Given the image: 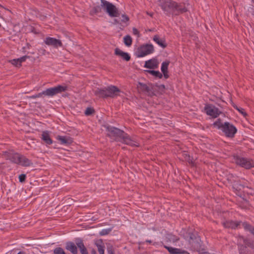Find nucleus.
I'll return each mask as SVG.
<instances>
[{
  "label": "nucleus",
  "mask_w": 254,
  "mask_h": 254,
  "mask_svg": "<svg viewBox=\"0 0 254 254\" xmlns=\"http://www.w3.org/2000/svg\"><path fill=\"white\" fill-rule=\"evenodd\" d=\"M98 251L100 254H104V247L100 245H97Z\"/></svg>",
  "instance_id": "nucleus-37"
},
{
  "label": "nucleus",
  "mask_w": 254,
  "mask_h": 254,
  "mask_svg": "<svg viewBox=\"0 0 254 254\" xmlns=\"http://www.w3.org/2000/svg\"><path fill=\"white\" fill-rule=\"evenodd\" d=\"M92 254H96V252L95 250H92Z\"/></svg>",
  "instance_id": "nucleus-46"
},
{
  "label": "nucleus",
  "mask_w": 254,
  "mask_h": 254,
  "mask_svg": "<svg viewBox=\"0 0 254 254\" xmlns=\"http://www.w3.org/2000/svg\"><path fill=\"white\" fill-rule=\"evenodd\" d=\"M213 126L220 129L227 137L233 138L237 131V128L229 122H225L223 124L221 119H218L213 124Z\"/></svg>",
  "instance_id": "nucleus-4"
},
{
  "label": "nucleus",
  "mask_w": 254,
  "mask_h": 254,
  "mask_svg": "<svg viewBox=\"0 0 254 254\" xmlns=\"http://www.w3.org/2000/svg\"><path fill=\"white\" fill-rule=\"evenodd\" d=\"M154 51V47L152 44H143L137 49L135 52V55L138 58L143 57L153 53Z\"/></svg>",
  "instance_id": "nucleus-8"
},
{
  "label": "nucleus",
  "mask_w": 254,
  "mask_h": 254,
  "mask_svg": "<svg viewBox=\"0 0 254 254\" xmlns=\"http://www.w3.org/2000/svg\"><path fill=\"white\" fill-rule=\"evenodd\" d=\"M234 108L235 109H236L237 110H239V109L240 108L239 107H238L237 105H235L233 106Z\"/></svg>",
  "instance_id": "nucleus-45"
},
{
  "label": "nucleus",
  "mask_w": 254,
  "mask_h": 254,
  "mask_svg": "<svg viewBox=\"0 0 254 254\" xmlns=\"http://www.w3.org/2000/svg\"><path fill=\"white\" fill-rule=\"evenodd\" d=\"M17 254H24V253L23 252H20Z\"/></svg>",
  "instance_id": "nucleus-47"
},
{
  "label": "nucleus",
  "mask_w": 254,
  "mask_h": 254,
  "mask_svg": "<svg viewBox=\"0 0 254 254\" xmlns=\"http://www.w3.org/2000/svg\"><path fill=\"white\" fill-rule=\"evenodd\" d=\"M252 1L254 3V0H252Z\"/></svg>",
  "instance_id": "nucleus-53"
},
{
  "label": "nucleus",
  "mask_w": 254,
  "mask_h": 254,
  "mask_svg": "<svg viewBox=\"0 0 254 254\" xmlns=\"http://www.w3.org/2000/svg\"><path fill=\"white\" fill-rule=\"evenodd\" d=\"M75 201L71 198L68 197L65 199L64 203H65L64 206H70L73 205V202Z\"/></svg>",
  "instance_id": "nucleus-30"
},
{
  "label": "nucleus",
  "mask_w": 254,
  "mask_h": 254,
  "mask_svg": "<svg viewBox=\"0 0 254 254\" xmlns=\"http://www.w3.org/2000/svg\"><path fill=\"white\" fill-rule=\"evenodd\" d=\"M65 249L70 251L72 254H77V248L76 246L71 242H68L66 243Z\"/></svg>",
  "instance_id": "nucleus-19"
},
{
  "label": "nucleus",
  "mask_w": 254,
  "mask_h": 254,
  "mask_svg": "<svg viewBox=\"0 0 254 254\" xmlns=\"http://www.w3.org/2000/svg\"><path fill=\"white\" fill-rule=\"evenodd\" d=\"M159 5L167 15L178 16L188 11L186 3L173 0H159Z\"/></svg>",
  "instance_id": "nucleus-1"
},
{
  "label": "nucleus",
  "mask_w": 254,
  "mask_h": 254,
  "mask_svg": "<svg viewBox=\"0 0 254 254\" xmlns=\"http://www.w3.org/2000/svg\"><path fill=\"white\" fill-rule=\"evenodd\" d=\"M236 178L233 174H229L227 178V180L231 183H234L233 185V189L235 193L240 196L242 197L244 195V192L246 187L244 185H242L237 182Z\"/></svg>",
  "instance_id": "nucleus-6"
},
{
  "label": "nucleus",
  "mask_w": 254,
  "mask_h": 254,
  "mask_svg": "<svg viewBox=\"0 0 254 254\" xmlns=\"http://www.w3.org/2000/svg\"><path fill=\"white\" fill-rule=\"evenodd\" d=\"M20 163H19L18 165L24 167H29L33 165V163L31 160L22 155L20 157Z\"/></svg>",
  "instance_id": "nucleus-20"
},
{
  "label": "nucleus",
  "mask_w": 254,
  "mask_h": 254,
  "mask_svg": "<svg viewBox=\"0 0 254 254\" xmlns=\"http://www.w3.org/2000/svg\"><path fill=\"white\" fill-rule=\"evenodd\" d=\"M244 243L246 245L245 250H240L239 253L240 254V252H242L243 254H246L247 252H248L249 254H251V253L253 254L254 252L253 250L254 248V242L249 239H246L244 240Z\"/></svg>",
  "instance_id": "nucleus-11"
},
{
  "label": "nucleus",
  "mask_w": 254,
  "mask_h": 254,
  "mask_svg": "<svg viewBox=\"0 0 254 254\" xmlns=\"http://www.w3.org/2000/svg\"><path fill=\"white\" fill-rule=\"evenodd\" d=\"M147 14L150 15L151 16H152V15H153L152 13V14H149V13H147Z\"/></svg>",
  "instance_id": "nucleus-49"
},
{
  "label": "nucleus",
  "mask_w": 254,
  "mask_h": 254,
  "mask_svg": "<svg viewBox=\"0 0 254 254\" xmlns=\"http://www.w3.org/2000/svg\"><path fill=\"white\" fill-rule=\"evenodd\" d=\"M9 62L16 67H20L21 66V64H20V62L18 59H13L12 60L9 61Z\"/></svg>",
  "instance_id": "nucleus-31"
},
{
  "label": "nucleus",
  "mask_w": 254,
  "mask_h": 254,
  "mask_svg": "<svg viewBox=\"0 0 254 254\" xmlns=\"http://www.w3.org/2000/svg\"><path fill=\"white\" fill-rule=\"evenodd\" d=\"M122 17L123 18L121 20L122 22L125 23V22H127L128 21H129V17L127 15H126L125 14H123L122 15Z\"/></svg>",
  "instance_id": "nucleus-39"
},
{
  "label": "nucleus",
  "mask_w": 254,
  "mask_h": 254,
  "mask_svg": "<svg viewBox=\"0 0 254 254\" xmlns=\"http://www.w3.org/2000/svg\"><path fill=\"white\" fill-rule=\"evenodd\" d=\"M95 112V110L93 108L88 107L85 111L84 114L86 116H90Z\"/></svg>",
  "instance_id": "nucleus-33"
},
{
  "label": "nucleus",
  "mask_w": 254,
  "mask_h": 254,
  "mask_svg": "<svg viewBox=\"0 0 254 254\" xmlns=\"http://www.w3.org/2000/svg\"><path fill=\"white\" fill-rule=\"evenodd\" d=\"M1 24H0V27H1Z\"/></svg>",
  "instance_id": "nucleus-54"
},
{
  "label": "nucleus",
  "mask_w": 254,
  "mask_h": 254,
  "mask_svg": "<svg viewBox=\"0 0 254 254\" xmlns=\"http://www.w3.org/2000/svg\"><path fill=\"white\" fill-rule=\"evenodd\" d=\"M5 154L6 155L8 159L12 162L16 164H18L19 163H20V160L21 155L19 153L5 152Z\"/></svg>",
  "instance_id": "nucleus-13"
},
{
  "label": "nucleus",
  "mask_w": 254,
  "mask_h": 254,
  "mask_svg": "<svg viewBox=\"0 0 254 254\" xmlns=\"http://www.w3.org/2000/svg\"><path fill=\"white\" fill-rule=\"evenodd\" d=\"M42 136V139L46 144L50 145L53 143V141L47 131H43Z\"/></svg>",
  "instance_id": "nucleus-23"
},
{
  "label": "nucleus",
  "mask_w": 254,
  "mask_h": 254,
  "mask_svg": "<svg viewBox=\"0 0 254 254\" xmlns=\"http://www.w3.org/2000/svg\"><path fill=\"white\" fill-rule=\"evenodd\" d=\"M107 250L108 254H115L114 247L111 244H108L107 245Z\"/></svg>",
  "instance_id": "nucleus-32"
},
{
  "label": "nucleus",
  "mask_w": 254,
  "mask_h": 254,
  "mask_svg": "<svg viewBox=\"0 0 254 254\" xmlns=\"http://www.w3.org/2000/svg\"><path fill=\"white\" fill-rule=\"evenodd\" d=\"M54 254H66L64 250L60 247L56 248L54 250Z\"/></svg>",
  "instance_id": "nucleus-35"
},
{
  "label": "nucleus",
  "mask_w": 254,
  "mask_h": 254,
  "mask_svg": "<svg viewBox=\"0 0 254 254\" xmlns=\"http://www.w3.org/2000/svg\"><path fill=\"white\" fill-rule=\"evenodd\" d=\"M146 242L147 243H151V241L150 240H147L146 241Z\"/></svg>",
  "instance_id": "nucleus-48"
},
{
  "label": "nucleus",
  "mask_w": 254,
  "mask_h": 254,
  "mask_svg": "<svg viewBox=\"0 0 254 254\" xmlns=\"http://www.w3.org/2000/svg\"><path fill=\"white\" fill-rule=\"evenodd\" d=\"M158 87L159 88L162 89H164L165 88V86L164 84H161V85H159Z\"/></svg>",
  "instance_id": "nucleus-44"
},
{
  "label": "nucleus",
  "mask_w": 254,
  "mask_h": 254,
  "mask_svg": "<svg viewBox=\"0 0 254 254\" xmlns=\"http://www.w3.org/2000/svg\"><path fill=\"white\" fill-rule=\"evenodd\" d=\"M145 72H147L152 75L153 76L158 77L160 79L162 78L163 77L162 74L159 71H156L153 70H144Z\"/></svg>",
  "instance_id": "nucleus-26"
},
{
  "label": "nucleus",
  "mask_w": 254,
  "mask_h": 254,
  "mask_svg": "<svg viewBox=\"0 0 254 254\" xmlns=\"http://www.w3.org/2000/svg\"><path fill=\"white\" fill-rule=\"evenodd\" d=\"M75 243L77 246L76 247H77L80 250L85 247L83 242V241L81 239H76L75 240Z\"/></svg>",
  "instance_id": "nucleus-29"
},
{
  "label": "nucleus",
  "mask_w": 254,
  "mask_h": 254,
  "mask_svg": "<svg viewBox=\"0 0 254 254\" xmlns=\"http://www.w3.org/2000/svg\"><path fill=\"white\" fill-rule=\"evenodd\" d=\"M204 109L206 114L212 118H216L222 114V112L218 108L211 104L206 105Z\"/></svg>",
  "instance_id": "nucleus-10"
},
{
  "label": "nucleus",
  "mask_w": 254,
  "mask_h": 254,
  "mask_svg": "<svg viewBox=\"0 0 254 254\" xmlns=\"http://www.w3.org/2000/svg\"><path fill=\"white\" fill-rule=\"evenodd\" d=\"M147 14L150 15L151 16H152V15H153L152 13V14H149V13H147Z\"/></svg>",
  "instance_id": "nucleus-51"
},
{
  "label": "nucleus",
  "mask_w": 254,
  "mask_h": 254,
  "mask_svg": "<svg viewBox=\"0 0 254 254\" xmlns=\"http://www.w3.org/2000/svg\"><path fill=\"white\" fill-rule=\"evenodd\" d=\"M204 254H209L208 253H204Z\"/></svg>",
  "instance_id": "nucleus-52"
},
{
  "label": "nucleus",
  "mask_w": 254,
  "mask_h": 254,
  "mask_svg": "<svg viewBox=\"0 0 254 254\" xmlns=\"http://www.w3.org/2000/svg\"><path fill=\"white\" fill-rule=\"evenodd\" d=\"M115 54L120 56L124 60L127 62H128L130 60V56L127 53L122 51L118 48L115 49Z\"/></svg>",
  "instance_id": "nucleus-17"
},
{
  "label": "nucleus",
  "mask_w": 254,
  "mask_h": 254,
  "mask_svg": "<svg viewBox=\"0 0 254 254\" xmlns=\"http://www.w3.org/2000/svg\"><path fill=\"white\" fill-rule=\"evenodd\" d=\"M154 41H155L158 45H159L162 48H165L167 46V44L166 43L165 39H162L159 38L158 35H156L153 37V38Z\"/></svg>",
  "instance_id": "nucleus-21"
},
{
  "label": "nucleus",
  "mask_w": 254,
  "mask_h": 254,
  "mask_svg": "<svg viewBox=\"0 0 254 254\" xmlns=\"http://www.w3.org/2000/svg\"><path fill=\"white\" fill-rule=\"evenodd\" d=\"M80 251L81 254H88V253L86 247L81 249V250H80Z\"/></svg>",
  "instance_id": "nucleus-43"
},
{
  "label": "nucleus",
  "mask_w": 254,
  "mask_h": 254,
  "mask_svg": "<svg viewBox=\"0 0 254 254\" xmlns=\"http://www.w3.org/2000/svg\"><path fill=\"white\" fill-rule=\"evenodd\" d=\"M101 5L94 6L90 11V15H94L102 12V8H103L108 15L112 17H119L120 13L116 6L106 0H100Z\"/></svg>",
  "instance_id": "nucleus-3"
},
{
  "label": "nucleus",
  "mask_w": 254,
  "mask_h": 254,
  "mask_svg": "<svg viewBox=\"0 0 254 254\" xmlns=\"http://www.w3.org/2000/svg\"><path fill=\"white\" fill-rule=\"evenodd\" d=\"M242 225L246 231L250 232L254 236V227L252 225L246 222H243Z\"/></svg>",
  "instance_id": "nucleus-25"
},
{
  "label": "nucleus",
  "mask_w": 254,
  "mask_h": 254,
  "mask_svg": "<svg viewBox=\"0 0 254 254\" xmlns=\"http://www.w3.org/2000/svg\"><path fill=\"white\" fill-rule=\"evenodd\" d=\"M106 128L108 131V136L114 138L115 141H121L131 146H139V143L135 140L132 139L124 131L117 127L109 126H107Z\"/></svg>",
  "instance_id": "nucleus-2"
},
{
  "label": "nucleus",
  "mask_w": 254,
  "mask_h": 254,
  "mask_svg": "<svg viewBox=\"0 0 254 254\" xmlns=\"http://www.w3.org/2000/svg\"><path fill=\"white\" fill-rule=\"evenodd\" d=\"M132 32H133V34L134 35H137L138 37H139V36H140L139 32L136 28H134V27L133 28Z\"/></svg>",
  "instance_id": "nucleus-42"
},
{
  "label": "nucleus",
  "mask_w": 254,
  "mask_h": 254,
  "mask_svg": "<svg viewBox=\"0 0 254 254\" xmlns=\"http://www.w3.org/2000/svg\"><path fill=\"white\" fill-rule=\"evenodd\" d=\"M58 139L61 141L62 144L65 145H69L73 142L72 138L70 137L58 136Z\"/></svg>",
  "instance_id": "nucleus-22"
},
{
  "label": "nucleus",
  "mask_w": 254,
  "mask_h": 254,
  "mask_svg": "<svg viewBox=\"0 0 254 254\" xmlns=\"http://www.w3.org/2000/svg\"><path fill=\"white\" fill-rule=\"evenodd\" d=\"M199 240V239L198 238L195 237L192 234L190 237L189 243L195 250H199L200 248V245L198 242Z\"/></svg>",
  "instance_id": "nucleus-14"
},
{
  "label": "nucleus",
  "mask_w": 254,
  "mask_h": 254,
  "mask_svg": "<svg viewBox=\"0 0 254 254\" xmlns=\"http://www.w3.org/2000/svg\"><path fill=\"white\" fill-rule=\"evenodd\" d=\"M120 92L121 90L118 87L114 85H110L103 88H97L94 91V94L99 98H107L116 97L119 95Z\"/></svg>",
  "instance_id": "nucleus-5"
},
{
  "label": "nucleus",
  "mask_w": 254,
  "mask_h": 254,
  "mask_svg": "<svg viewBox=\"0 0 254 254\" xmlns=\"http://www.w3.org/2000/svg\"><path fill=\"white\" fill-rule=\"evenodd\" d=\"M30 57L28 56H24L20 58H18L19 61L20 62V64H21L22 62H23L26 61L27 59L29 58Z\"/></svg>",
  "instance_id": "nucleus-40"
},
{
  "label": "nucleus",
  "mask_w": 254,
  "mask_h": 254,
  "mask_svg": "<svg viewBox=\"0 0 254 254\" xmlns=\"http://www.w3.org/2000/svg\"><path fill=\"white\" fill-rule=\"evenodd\" d=\"M147 14L150 15L151 16H152V15H153L152 13V14H149V13H147Z\"/></svg>",
  "instance_id": "nucleus-50"
},
{
  "label": "nucleus",
  "mask_w": 254,
  "mask_h": 254,
  "mask_svg": "<svg viewBox=\"0 0 254 254\" xmlns=\"http://www.w3.org/2000/svg\"><path fill=\"white\" fill-rule=\"evenodd\" d=\"M158 62L156 59H151L145 62L144 67L149 69H154L158 67Z\"/></svg>",
  "instance_id": "nucleus-15"
},
{
  "label": "nucleus",
  "mask_w": 254,
  "mask_h": 254,
  "mask_svg": "<svg viewBox=\"0 0 254 254\" xmlns=\"http://www.w3.org/2000/svg\"><path fill=\"white\" fill-rule=\"evenodd\" d=\"M67 89V86H63L62 85H58L55 87L47 88L44 90L45 96L48 97H52L58 94L61 93L63 92L66 91Z\"/></svg>",
  "instance_id": "nucleus-9"
},
{
  "label": "nucleus",
  "mask_w": 254,
  "mask_h": 254,
  "mask_svg": "<svg viewBox=\"0 0 254 254\" xmlns=\"http://www.w3.org/2000/svg\"><path fill=\"white\" fill-rule=\"evenodd\" d=\"M241 221H234L228 220L223 222V226L226 228H231L235 229L240 225Z\"/></svg>",
  "instance_id": "nucleus-16"
},
{
  "label": "nucleus",
  "mask_w": 254,
  "mask_h": 254,
  "mask_svg": "<svg viewBox=\"0 0 254 254\" xmlns=\"http://www.w3.org/2000/svg\"><path fill=\"white\" fill-rule=\"evenodd\" d=\"M112 228H109L107 229H103L100 232V234L102 236L106 235L109 234V233L112 231Z\"/></svg>",
  "instance_id": "nucleus-36"
},
{
  "label": "nucleus",
  "mask_w": 254,
  "mask_h": 254,
  "mask_svg": "<svg viewBox=\"0 0 254 254\" xmlns=\"http://www.w3.org/2000/svg\"><path fill=\"white\" fill-rule=\"evenodd\" d=\"M43 96H46L44 91H42V92L36 94L35 95H33L32 96H29V98L35 99V98H37L42 97Z\"/></svg>",
  "instance_id": "nucleus-34"
},
{
  "label": "nucleus",
  "mask_w": 254,
  "mask_h": 254,
  "mask_svg": "<svg viewBox=\"0 0 254 254\" xmlns=\"http://www.w3.org/2000/svg\"><path fill=\"white\" fill-rule=\"evenodd\" d=\"M164 247L171 254H180L183 253L182 250L180 249L168 247L165 245L164 246Z\"/></svg>",
  "instance_id": "nucleus-24"
},
{
  "label": "nucleus",
  "mask_w": 254,
  "mask_h": 254,
  "mask_svg": "<svg viewBox=\"0 0 254 254\" xmlns=\"http://www.w3.org/2000/svg\"><path fill=\"white\" fill-rule=\"evenodd\" d=\"M238 111L242 114L244 117H246L247 116V113L245 112V110L244 109L242 108H240Z\"/></svg>",
  "instance_id": "nucleus-41"
},
{
  "label": "nucleus",
  "mask_w": 254,
  "mask_h": 254,
  "mask_svg": "<svg viewBox=\"0 0 254 254\" xmlns=\"http://www.w3.org/2000/svg\"><path fill=\"white\" fill-rule=\"evenodd\" d=\"M124 42L125 44L127 46L129 47L131 45L132 43V40L130 36L127 35L124 38Z\"/></svg>",
  "instance_id": "nucleus-27"
},
{
  "label": "nucleus",
  "mask_w": 254,
  "mask_h": 254,
  "mask_svg": "<svg viewBox=\"0 0 254 254\" xmlns=\"http://www.w3.org/2000/svg\"><path fill=\"white\" fill-rule=\"evenodd\" d=\"M170 63V62L169 61H166L165 62H163L162 63L161 70L162 72L164 77L165 79H167L169 78V75L168 74V66Z\"/></svg>",
  "instance_id": "nucleus-18"
},
{
  "label": "nucleus",
  "mask_w": 254,
  "mask_h": 254,
  "mask_svg": "<svg viewBox=\"0 0 254 254\" xmlns=\"http://www.w3.org/2000/svg\"><path fill=\"white\" fill-rule=\"evenodd\" d=\"M26 178V176L25 174H22L20 175L18 177L19 182H20V183L24 182L25 181Z\"/></svg>",
  "instance_id": "nucleus-38"
},
{
  "label": "nucleus",
  "mask_w": 254,
  "mask_h": 254,
  "mask_svg": "<svg viewBox=\"0 0 254 254\" xmlns=\"http://www.w3.org/2000/svg\"><path fill=\"white\" fill-rule=\"evenodd\" d=\"M233 159L237 165L246 169L254 167V162L252 159L241 157L238 155H234Z\"/></svg>",
  "instance_id": "nucleus-7"
},
{
  "label": "nucleus",
  "mask_w": 254,
  "mask_h": 254,
  "mask_svg": "<svg viewBox=\"0 0 254 254\" xmlns=\"http://www.w3.org/2000/svg\"><path fill=\"white\" fill-rule=\"evenodd\" d=\"M45 43L49 46H52L55 48L62 47L63 46L61 40L52 37H47L45 40Z\"/></svg>",
  "instance_id": "nucleus-12"
},
{
  "label": "nucleus",
  "mask_w": 254,
  "mask_h": 254,
  "mask_svg": "<svg viewBox=\"0 0 254 254\" xmlns=\"http://www.w3.org/2000/svg\"><path fill=\"white\" fill-rule=\"evenodd\" d=\"M139 88L142 91L149 92L150 91V88L147 84L141 82H139Z\"/></svg>",
  "instance_id": "nucleus-28"
}]
</instances>
